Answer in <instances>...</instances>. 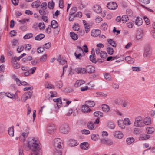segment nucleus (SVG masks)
<instances>
[{
	"label": "nucleus",
	"instance_id": "7ed1b4c3",
	"mask_svg": "<svg viewBox=\"0 0 155 155\" xmlns=\"http://www.w3.org/2000/svg\"><path fill=\"white\" fill-rule=\"evenodd\" d=\"M62 144V140L60 139L57 138L54 140V145L56 150L61 149Z\"/></svg>",
	"mask_w": 155,
	"mask_h": 155
},
{
	"label": "nucleus",
	"instance_id": "13d9d810",
	"mask_svg": "<svg viewBox=\"0 0 155 155\" xmlns=\"http://www.w3.org/2000/svg\"><path fill=\"white\" fill-rule=\"evenodd\" d=\"M127 14L128 16H131L133 15V13L131 10L130 9H127L126 11Z\"/></svg>",
	"mask_w": 155,
	"mask_h": 155
},
{
	"label": "nucleus",
	"instance_id": "a878e982",
	"mask_svg": "<svg viewBox=\"0 0 155 155\" xmlns=\"http://www.w3.org/2000/svg\"><path fill=\"white\" fill-rule=\"evenodd\" d=\"M102 109L103 111L105 112H108L110 110L109 106L105 104H103L102 105Z\"/></svg>",
	"mask_w": 155,
	"mask_h": 155
},
{
	"label": "nucleus",
	"instance_id": "49530a36",
	"mask_svg": "<svg viewBox=\"0 0 155 155\" xmlns=\"http://www.w3.org/2000/svg\"><path fill=\"white\" fill-rule=\"evenodd\" d=\"M124 124L126 125H130L131 124V123L129 119L128 118H125L124 119Z\"/></svg>",
	"mask_w": 155,
	"mask_h": 155
},
{
	"label": "nucleus",
	"instance_id": "680f3d73",
	"mask_svg": "<svg viewBox=\"0 0 155 155\" xmlns=\"http://www.w3.org/2000/svg\"><path fill=\"white\" fill-rule=\"evenodd\" d=\"M72 28L74 30L78 31L79 29V26L78 24H75L72 27Z\"/></svg>",
	"mask_w": 155,
	"mask_h": 155
},
{
	"label": "nucleus",
	"instance_id": "2f4dec72",
	"mask_svg": "<svg viewBox=\"0 0 155 155\" xmlns=\"http://www.w3.org/2000/svg\"><path fill=\"white\" fill-rule=\"evenodd\" d=\"M41 2L39 1H36L32 3V5L33 8H36L40 5Z\"/></svg>",
	"mask_w": 155,
	"mask_h": 155
},
{
	"label": "nucleus",
	"instance_id": "774afa93",
	"mask_svg": "<svg viewBox=\"0 0 155 155\" xmlns=\"http://www.w3.org/2000/svg\"><path fill=\"white\" fill-rule=\"evenodd\" d=\"M107 25L105 23H104L101 25V29L105 30L107 29Z\"/></svg>",
	"mask_w": 155,
	"mask_h": 155
},
{
	"label": "nucleus",
	"instance_id": "9d476101",
	"mask_svg": "<svg viewBox=\"0 0 155 155\" xmlns=\"http://www.w3.org/2000/svg\"><path fill=\"white\" fill-rule=\"evenodd\" d=\"M85 70H86V73L87 71L88 73L91 74L93 73L95 71V68L92 65H89L86 67Z\"/></svg>",
	"mask_w": 155,
	"mask_h": 155
},
{
	"label": "nucleus",
	"instance_id": "f3484780",
	"mask_svg": "<svg viewBox=\"0 0 155 155\" xmlns=\"http://www.w3.org/2000/svg\"><path fill=\"white\" fill-rule=\"evenodd\" d=\"M81 108L82 112L85 113H87L91 111V109L86 104L82 106Z\"/></svg>",
	"mask_w": 155,
	"mask_h": 155
},
{
	"label": "nucleus",
	"instance_id": "aec40b11",
	"mask_svg": "<svg viewBox=\"0 0 155 155\" xmlns=\"http://www.w3.org/2000/svg\"><path fill=\"white\" fill-rule=\"evenodd\" d=\"M125 59L127 62L129 64H132L134 61V59L129 56L126 57Z\"/></svg>",
	"mask_w": 155,
	"mask_h": 155
},
{
	"label": "nucleus",
	"instance_id": "393cba45",
	"mask_svg": "<svg viewBox=\"0 0 155 155\" xmlns=\"http://www.w3.org/2000/svg\"><path fill=\"white\" fill-rule=\"evenodd\" d=\"M70 35L71 38L74 40H76L78 38V36L74 32H71L70 33Z\"/></svg>",
	"mask_w": 155,
	"mask_h": 155
},
{
	"label": "nucleus",
	"instance_id": "864d4df0",
	"mask_svg": "<svg viewBox=\"0 0 155 155\" xmlns=\"http://www.w3.org/2000/svg\"><path fill=\"white\" fill-rule=\"evenodd\" d=\"M30 98L28 96H27L25 94L22 96L21 97V100L23 102H25L26 100Z\"/></svg>",
	"mask_w": 155,
	"mask_h": 155
},
{
	"label": "nucleus",
	"instance_id": "e433bc0d",
	"mask_svg": "<svg viewBox=\"0 0 155 155\" xmlns=\"http://www.w3.org/2000/svg\"><path fill=\"white\" fill-rule=\"evenodd\" d=\"M128 102L125 100H123L121 102V105L122 107L125 108L128 105Z\"/></svg>",
	"mask_w": 155,
	"mask_h": 155
},
{
	"label": "nucleus",
	"instance_id": "4be33fe9",
	"mask_svg": "<svg viewBox=\"0 0 155 155\" xmlns=\"http://www.w3.org/2000/svg\"><path fill=\"white\" fill-rule=\"evenodd\" d=\"M86 104L88 106V107H93L95 105L94 102L92 101H88L85 102Z\"/></svg>",
	"mask_w": 155,
	"mask_h": 155
},
{
	"label": "nucleus",
	"instance_id": "1a4fd4ad",
	"mask_svg": "<svg viewBox=\"0 0 155 155\" xmlns=\"http://www.w3.org/2000/svg\"><path fill=\"white\" fill-rule=\"evenodd\" d=\"M113 135L115 137L119 139H121L123 137V133L120 131H114L113 132Z\"/></svg>",
	"mask_w": 155,
	"mask_h": 155
},
{
	"label": "nucleus",
	"instance_id": "ddd939ff",
	"mask_svg": "<svg viewBox=\"0 0 155 155\" xmlns=\"http://www.w3.org/2000/svg\"><path fill=\"white\" fill-rule=\"evenodd\" d=\"M93 10L96 13H100L101 12V8L98 5H95L93 7Z\"/></svg>",
	"mask_w": 155,
	"mask_h": 155
},
{
	"label": "nucleus",
	"instance_id": "6e6d98bb",
	"mask_svg": "<svg viewBox=\"0 0 155 155\" xmlns=\"http://www.w3.org/2000/svg\"><path fill=\"white\" fill-rule=\"evenodd\" d=\"M108 127L111 129H114L115 127V125L113 123L110 122L108 124Z\"/></svg>",
	"mask_w": 155,
	"mask_h": 155
},
{
	"label": "nucleus",
	"instance_id": "dca6fc26",
	"mask_svg": "<svg viewBox=\"0 0 155 155\" xmlns=\"http://www.w3.org/2000/svg\"><path fill=\"white\" fill-rule=\"evenodd\" d=\"M100 33L101 31L99 30H93L91 32V35L92 36L96 37L100 35Z\"/></svg>",
	"mask_w": 155,
	"mask_h": 155
},
{
	"label": "nucleus",
	"instance_id": "7c9ffc66",
	"mask_svg": "<svg viewBox=\"0 0 155 155\" xmlns=\"http://www.w3.org/2000/svg\"><path fill=\"white\" fill-rule=\"evenodd\" d=\"M45 37L44 34L41 33L38 35L35 38V39L36 40H40L43 38Z\"/></svg>",
	"mask_w": 155,
	"mask_h": 155
},
{
	"label": "nucleus",
	"instance_id": "c03bdc74",
	"mask_svg": "<svg viewBox=\"0 0 155 155\" xmlns=\"http://www.w3.org/2000/svg\"><path fill=\"white\" fill-rule=\"evenodd\" d=\"M107 51L109 54L112 55L113 54L114 51L112 48L110 47H108L107 48Z\"/></svg>",
	"mask_w": 155,
	"mask_h": 155
},
{
	"label": "nucleus",
	"instance_id": "338daca9",
	"mask_svg": "<svg viewBox=\"0 0 155 155\" xmlns=\"http://www.w3.org/2000/svg\"><path fill=\"white\" fill-rule=\"evenodd\" d=\"M84 26L85 28V32L86 33H87L89 31V29L90 27V26L87 24L86 25Z\"/></svg>",
	"mask_w": 155,
	"mask_h": 155
},
{
	"label": "nucleus",
	"instance_id": "e2e57ef3",
	"mask_svg": "<svg viewBox=\"0 0 155 155\" xmlns=\"http://www.w3.org/2000/svg\"><path fill=\"white\" fill-rule=\"evenodd\" d=\"M77 11V8L76 7H73L72 8L71 10V12L70 13V15H74Z\"/></svg>",
	"mask_w": 155,
	"mask_h": 155
},
{
	"label": "nucleus",
	"instance_id": "2eb2a0df",
	"mask_svg": "<svg viewBox=\"0 0 155 155\" xmlns=\"http://www.w3.org/2000/svg\"><path fill=\"white\" fill-rule=\"evenodd\" d=\"M68 144L71 147H73L78 145L79 143L76 140L71 139L69 140Z\"/></svg>",
	"mask_w": 155,
	"mask_h": 155
},
{
	"label": "nucleus",
	"instance_id": "20e7f679",
	"mask_svg": "<svg viewBox=\"0 0 155 155\" xmlns=\"http://www.w3.org/2000/svg\"><path fill=\"white\" fill-rule=\"evenodd\" d=\"M47 132L48 133L52 134L56 131V127L53 124L50 123L47 125Z\"/></svg>",
	"mask_w": 155,
	"mask_h": 155
},
{
	"label": "nucleus",
	"instance_id": "a19ab883",
	"mask_svg": "<svg viewBox=\"0 0 155 155\" xmlns=\"http://www.w3.org/2000/svg\"><path fill=\"white\" fill-rule=\"evenodd\" d=\"M6 96L8 98H10L13 100H15L16 98V96L15 95L11 94L9 93H6Z\"/></svg>",
	"mask_w": 155,
	"mask_h": 155
},
{
	"label": "nucleus",
	"instance_id": "412c9836",
	"mask_svg": "<svg viewBox=\"0 0 155 155\" xmlns=\"http://www.w3.org/2000/svg\"><path fill=\"white\" fill-rule=\"evenodd\" d=\"M84 81L82 80H77L75 84V86L76 87H78L84 83Z\"/></svg>",
	"mask_w": 155,
	"mask_h": 155
},
{
	"label": "nucleus",
	"instance_id": "79ce46f5",
	"mask_svg": "<svg viewBox=\"0 0 155 155\" xmlns=\"http://www.w3.org/2000/svg\"><path fill=\"white\" fill-rule=\"evenodd\" d=\"M38 27L39 28L40 30H41L45 29V26L44 23L41 22L38 23Z\"/></svg>",
	"mask_w": 155,
	"mask_h": 155
},
{
	"label": "nucleus",
	"instance_id": "423d86ee",
	"mask_svg": "<svg viewBox=\"0 0 155 155\" xmlns=\"http://www.w3.org/2000/svg\"><path fill=\"white\" fill-rule=\"evenodd\" d=\"M152 54L151 49L149 46H147L145 48L144 56L145 58H148L150 57Z\"/></svg>",
	"mask_w": 155,
	"mask_h": 155
},
{
	"label": "nucleus",
	"instance_id": "bb28decb",
	"mask_svg": "<svg viewBox=\"0 0 155 155\" xmlns=\"http://www.w3.org/2000/svg\"><path fill=\"white\" fill-rule=\"evenodd\" d=\"M147 132L148 134H151L155 131V129L153 127H147L146 128Z\"/></svg>",
	"mask_w": 155,
	"mask_h": 155
},
{
	"label": "nucleus",
	"instance_id": "f704fd0d",
	"mask_svg": "<svg viewBox=\"0 0 155 155\" xmlns=\"http://www.w3.org/2000/svg\"><path fill=\"white\" fill-rule=\"evenodd\" d=\"M151 120L150 118L147 117L144 120L143 123L146 125H149L150 124Z\"/></svg>",
	"mask_w": 155,
	"mask_h": 155
},
{
	"label": "nucleus",
	"instance_id": "4d7b16f0",
	"mask_svg": "<svg viewBox=\"0 0 155 155\" xmlns=\"http://www.w3.org/2000/svg\"><path fill=\"white\" fill-rule=\"evenodd\" d=\"M61 149L55 150L54 153V155H62V153L61 151Z\"/></svg>",
	"mask_w": 155,
	"mask_h": 155
},
{
	"label": "nucleus",
	"instance_id": "c85d7f7f",
	"mask_svg": "<svg viewBox=\"0 0 155 155\" xmlns=\"http://www.w3.org/2000/svg\"><path fill=\"white\" fill-rule=\"evenodd\" d=\"M8 130L9 135L11 137L13 136L14 134L13 126H12L9 127L8 129Z\"/></svg>",
	"mask_w": 155,
	"mask_h": 155
},
{
	"label": "nucleus",
	"instance_id": "4c0bfd02",
	"mask_svg": "<svg viewBox=\"0 0 155 155\" xmlns=\"http://www.w3.org/2000/svg\"><path fill=\"white\" fill-rule=\"evenodd\" d=\"M107 41L109 44L111 45L113 47H116V44L113 40L109 39L107 40Z\"/></svg>",
	"mask_w": 155,
	"mask_h": 155
},
{
	"label": "nucleus",
	"instance_id": "9b49d317",
	"mask_svg": "<svg viewBox=\"0 0 155 155\" xmlns=\"http://www.w3.org/2000/svg\"><path fill=\"white\" fill-rule=\"evenodd\" d=\"M75 71L78 74H84L86 73V70L84 68H77L75 69Z\"/></svg>",
	"mask_w": 155,
	"mask_h": 155
},
{
	"label": "nucleus",
	"instance_id": "f8f14e48",
	"mask_svg": "<svg viewBox=\"0 0 155 155\" xmlns=\"http://www.w3.org/2000/svg\"><path fill=\"white\" fill-rule=\"evenodd\" d=\"M144 35L143 31L141 29H139L137 32L136 39L137 40H140L142 38Z\"/></svg>",
	"mask_w": 155,
	"mask_h": 155
},
{
	"label": "nucleus",
	"instance_id": "c9c22d12",
	"mask_svg": "<svg viewBox=\"0 0 155 155\" xmlns=\"http://www.w3.org/2000/svg\"><path fill=\"white\" fill-rule=\"evenodd\" d=\"M96 94L97 97H105L107 96V94L101 92H97Z\"/></svg>",
	"mask_w": 155,
	"mask_h": 155
},
{
	"label": "nucleus",
	"instance_id": "b1692460",
	"mask_svg": "<svg viewBox=\"0 0 155 155\" xmlns=\"http://www.w3.org/2000/svg\"><path fill=\"white\" fill-rule=\"evenodd\" d=\"M143 21L142 19L140 17H137L135 20L136 24L138 26H140L142 24Z\"/></svg>",
	"mask_w": 155,
	"mask_h": 155
},
{
	"label": "nucleus",
	"instance_id": "f03ea898",
	"mask_svg": "<svg viewBox=\"0 0 155 155\" xmlns=\"http://www.w3.org/2000/svg\"><path fill=\"white\" fill-rule=\"evenodd\" d=\"M143 118L140 116L137 117L135 118L134 123V126L138 127H141L143 126Z\"/></svg>",
	"mask_w": 155,
	"mask_h": 155
},
{
	"label": "nucleus",
	"instance_id": "37998d69",
	"mask_svg": "<svg viewBox=\"0 0 155 155\" xmlns=\"http://www.w3.org/2000/svg\"><path fill=\"white\" fill-rule=\"evenodd\" d=\"M122 21L123 23H125L129 20L128 17L126 15H124L121 17Z\"/></svg>",
	"mask_w": 155,
	"mask_h": 155
},
{
	"label": "nucleus",
	"instance_id": "8fccbe9b",
	"mask_svg": "<svg viewBox=\"0 0 155 155\" xmlns=\"http://www.w3.org/2000/svg\"><path fill=\"white\" fill-rule=\"evenodd\" d=\"M91 137L92 140L94 141H96L99 138V135H98L93 134Z\"/></svg>",
	"mask_w": 155,
	"mask_h": 155
},
{
	"label": "nucleus",
	"instance_id": "bf43d9fd",
	"mask_svg": "<svg viewBox=\"0 0 155 155\" xmlns=\"http://www.w3.org/2000/svg\"><path fill=\"white\" fill-rule=\"evenodd\" d=\"M33 91L32 90H30L29 91L27 92H25L24 94L28 97L30 98L32 96Z\"/></svg>",
	"mask_w": 155,
	"mask_h": 155
},
{
	"label": "nucleus",
	"instance_id": "ea45409f",
	"mask_svg": "<svg viewBox=\"0 0 155 155\" xmlns=\"http://www.w3.org/2000/svg\"><path fill=\"white\" fill-rule=\"evenodd\" d=\"M134 139L132 137H129L127 138L126 142L127 144L130 145L134 142Z\"/></svg>",
	"mask_w": 155,
	"mask_h": 155
},
{
	"label": "nucleus",
	"instance_id": "09e8293b",
	"mask_svg": "<svg viewBox=\"0 0 155 155\" xmlns=\"http://www.w3.org/2000/svg\"><path fill=\"white\" fill-rule=\"evenodd\" d=\"M87 127L89 129L93 130L94 128V124L93 123L91 122L88 123Z\"/></svg>",
	"mask_w": 155,
	"mask_h": 155
},
{
	"label": "nucleus",
	"instance_id": "603ef678",
	"mask_svg": "<svg viewBox=\"0 0 155 155\" xmlns=\"http://www.w3.org/2000/svg\"><path fill=\"white\" fill-rule=\"evenodd\" d=\"M47 55L45 54L42 55L41 57L40 58V61L42 62H45L47 59Z\"/></svg>",
	"mask_w": 155,
	"mask_h": 155
},
{
	"label": "nucleus",
	"instance_id": "c756f323",
	"mask_svg": "<svg viewBox=\"0 0 155 155\" xmlns=\"http://www.w3.org/2000/svg\"><path fill=\"white\" fill-rule=\"evenodd\" d=\"M104 78L108 81H111L112 80L111 76L108 73H104Z\"/></svg>",
	"mask_w": 155,
	"mask_h": 155
},
{
	"label": "nucleus",
	"instance_id": "5fc2aeb1",
	"mask_svg": "<svg viewBox=\"0 0 155 155\" xmlns=\"http://www.w3.org/2000/svg\"><path fill=\"white\" fill-rule=\"evenodd\" d=\"M56 85L57 87L60 89L63 86V83L61 81H59L56 83Z\"/></svg>",
	"mask_w": 155,
	"mask_h": 155
},
{
	"label": "nucleus",
	"instance_id": "58836bf2",
	"mask_svg": "<svg viewBox=\"0 0 155 155\" xmlns=\"http://www.w3.org/2000/svg\"><path fill=\"white\" fill-rule=\"evenodd\" d=\"M33 36V35L32 33H27L24 36L23 38L25 39H27L32 38Z\"/></svg>",
	"mask_w": 155,
	"mask_h": 155
},
{
	"label": "nucleus",
	"instance_id": "4468645a",
	"mask_svg": "<svg viewBox=\"0 0 155 155\" xmlns=\"http://www.w3.org/2000/svg\"><path fill=\"white\" fill-rule=\"evenodd\" d=\"M54 102H56L57 105L58 107V110H56V112L58 111V110L61 107L62 104V102L61 99L60 98L54 99L53 100Z\"/></svg>",
	"mask_w": 155,
	"mask_h": 155
},
{
	"label": "nucleus",
	"instance_id": "473e14b6",
	"mask_svg": "<svg viewBox=\"0 0 155 155\" xmlns=\"http://www.w3.org/2000/svg\"><path fill=\"white\" fill-rule=\"evenodd\" d=\"M52 27L53 28H57L58 26V24L57 22L55 20H53L51 22Z\"/></svg>",
	"mask_w": 155,
	"mask_h": 155
},
{
	"label": "nucleus",
	"instance_id": "39448f33",
	"mask_svg": "<svg viewBox=\"0 0 155 155\" xmlns=\"http://www.w3.org/2000/svg\"><path fill=\"white\" fill-rule=\"evenodd\" d=\"M60 130L62 133L64 134H68L69 130L68 125L67 124L62 125L60 127Z\"/></svg>",
	"mask_w": 155,
	"mask_h": 155
},
{
	"label": "nucleus",
	"instance_id": "a211bd4d",
	"mask_svg": "<svg viewBox=\"0 0 155 155\" xmlns=\"http://www.w3.org/2000/svg\"><path fill=\"white\" fill-rule=\"evenodd\" d=\"M80 147L82 149L87 150L89 148V144L87 142H83L81 144Z\"/></svg>",
	"mask_w": 155,
	"mask_h": 155
},
{
	"label": "nucleus",
	"instance_id": "0e129e2a",
	"mask_svg": "<svg viewBox=\"0 0 155 155\" xmlns=\"http://www.w3.org/2000/svg\"><path fill=\"white\" fill-rule=\"evenodd\" d=\"M51 45V43L49 42H48L45 44L43 46L44 48L46 49H48L50 47Z\"/></svg>",
	"mask_w": 155,
	"mask_h": 155
},
{
	"label": "nucleus",
	"instance_id": "f257e3e1",
	"mask_svg": "<svg viewBox=\"0 0 155 155\" xmlns=\"http://www.w3.org/2000/svg\"><path fill=\"white\" fill-rule=\"evenodd\" d=\"M41 149V145L39 140L36 137H31L28 139V147L25 148L26 150H31L33 153L31 155H38V152Z\"/></svg>",
	"mask_w": 155,
	"mask_h": 155
},
{
	"label": "nucleus",
	"instance_id": "69168bd1",
	"mask_svg": "<svg viewBox=\"0 0 155 155\" xmlns=\"http://www.w3.org/2000/svg\"><path fill=\"white\" fill-rule=\"evenodd\" d=\"M132 69L133 71H139L141 70L140 68L138 67H132Z\"/></svg>",
	"mask_w": 155,
	"mask_h": 155
},
{
	"label": "nucleus",
	"instance_id": "5701e85b",
	"mask_svg": "<svg viewBox=\"0 0 155 155\" xmlns=\"http://www.w3.org/2000/svg\"><path fill=\"white\" fill-rule=\"evenodd\" d=\"M48 110V107L46 105H43L41 107L40 112L41 114H43L46 113L47 112Z\"/></svg>",
	"mask_w": 155,
	"mask_h": 155
},
{
	"label": "nucleus",
	"instance_id": "0eeeda50",
	"mask_svg": "<svg viewBox=\"0 0 155 155\" xmlns=\"http://www.w3.org/2000/svg\"><path fill=\"white\" fill-rule=\"evenodd\" d=\"M95 52L97 54L103 59H105L107 57V53L104 51H100V50L99 48L96 49Z\"/></svg>",
	"mask_w": 155,
	"mask_h": 155
},
{
	"label": "nucleus",
	"instance_id": "6ab92c4d",
	"mask_svg": "<svg viewBox=\"0 0 155 155\" xmlns=\"http://www.w3.org/2000/svg\"><path fill=\"white\" fill-rule=\"evenodd\" d=\"M150 137V136L148 134H142L139 137V139L140 140H147Z\"/></svg>",
	"mask_w": 155,
	"mask_h": 155
},
{
	"label": "nucleus",
	"instance_id": "de8ad7c7",
	"mask_svg": "<svg viewBox=\"0 0 155 155\" xmlns=\"http://www.w3.org/2000/svg\"><path fill=\"white\" fill-rule=\"evenodd\" d=\"M55 5L54 3L52 0L51 2H50L48 3V7L50 9H53Z\"/></svg>",
	"mask_w": 155,
	"mask_h": 155
},
{
	"label": "nucleus",
	"instance_id": "6e6552de",
	"mask_svg": "<svg viewBox=\"0 0 155 155\" xmlns=\"http://www.w3.org/2000/svg\"><path fill=\"white\" fill-rule=\"evenodd\" d=\"M106 7L109 9L114 10L117 8V5L116 2H111L107 4Z\"/></svg>",
	"mask_w": 155,
	"mask_h": 155
},
{
	"label": "nucleus",
	"instance_id": "cd10ccee",
	"mask_svg": "<svg viewBox=\"0 0 155 155\" xmlns=\"http://www.w3.org/2000/svg\"><path fill=\"white\" fill-rule=\"evenodd\" d=\"M118 124L120 127L121 129H124L125 128V125L123 120H118Z\"/></svg>",
	"mask_w": 155,
	"mask_h": 155
},
{
	"label": "nucleus",
	"instance_id": "a18cd8bd",
	"mask_svg": "<svg viewBox=\"0 0 155 155\" xmlns=\"http://www.w3.org/2000/svg\"><path fill=\"white\" fill-rule=\"evenodd\" d=\"M45 87L49 89H52L54 88V87L53 85L48 82H47L45 84Z\"/></svg>",
	"mask_w": 155,
	"mask_h": 155
},
{
	"label": "nucleus",
	"instance_id": "3c124183",
	"mask_svg": "<svg viewBox=\"0 0 155 155\" xmlns=\"http://www.w3.org/2000/svg\"><path fill=\"white\" fill-rule=\"evenodd\" d=\"M102 113L101 112H100L99 111H97L96 112H95L94 113V115L95 117H102L103 116L101 115V114Z\"/></svg>",
	"mask_w": 155,
	"mask_h": 155
},
{
	"label": "nucleus",
	"instance_id": "052dcab7",
	"mask_svg": "<svg viewBox=\"0 0 155 155\" xmlns=\"http://www.w3.org/2000/svg\"><path fill=\"white\" fill-rule=\"evenodd\" d=\"M47 4L45 2L42 3L41 5V8L43 9H45L47 8Z\"/></svg>",
	"mask_w": 155,
	"mask_h": 155
},
{
	"label": "nucleus",
	"instance_id": "72a5a7b5",
	"mask_svg": "<svg viewBox=\"0 0 155 155\" xmlns=\"http://www.w3.org/2000/svg\"><path fill=\"white\" fill-rule=\"evenodd\" d=\"M58 61L60 63V64L62 65L64 64L67 62L65 60L62 58L60 56L58 57Z\"/></svg>",
	"mask_w": 155,
	"mask_h": 155
}]
</instances>
